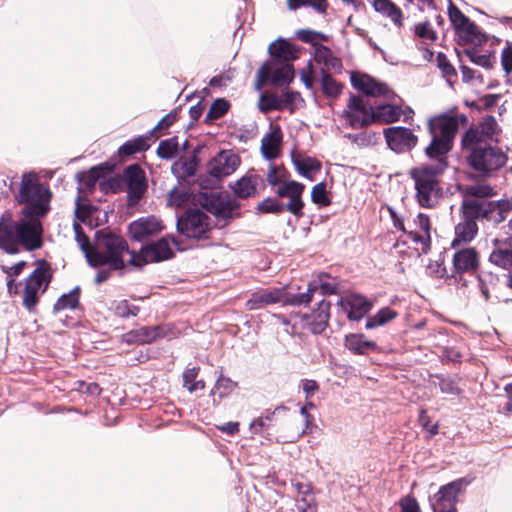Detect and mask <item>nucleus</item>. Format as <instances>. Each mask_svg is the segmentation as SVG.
I'll return each instance as SVG.
<instances>
[{"instance_id": "nucleus-52", "label": "nucleus", "mask_w": 512, "mask_h": 512, "mask_svg": "<svg viewBox=\"0 0 512 512\" xmlns=\"http://www.w3.org/2000/svg\"><path fill=\"white\" fill-rule=\"evenodd\" d=\"M437 65L442 71L443 76L446 78L447 82L451 84L452 79L456 77V70L443 53H439L437 55Z\"/></svg>"}, {"instance_id": "nucleus-29", "label": "nucleus", "mask_w": 512, "mask_h": 512, "mask_svg": "<svg viewBox=\"0 0 512 512\" xmlns=\"http://www.w3.org/2000/svg\"><path fill=\"white\" fill-rule=\"evenodd\" d=\"M262 182L258 175H248L237 180L232 189L240 198H247L256 193L257 186Z\"/></svg>"}, {"instance_id": "nucleus-11", "label": "nucleus", "mask_w": 512, "mask_h": 512, "mask_svg": "<svg viewBox=\"0 0 512 512\" xmlns=\"http://www.w3.org/2000/svg\"><path fill=\"white\" fill-rule=\"evenodd\" d=\"M260 82H270L281 87L289 84L294 78V70L290 63H280L276 60L267 61L258 71Z\"/></svg>"}, {"instance_id": "nucleus-5", "label": "nucleus", "mask_w": 512, "mask_h": 512, "mask_svg": "<svg viewBox=\"0 0 512 512\" xmlns=\"http://www.w3.org/2000/svg\"><path fill=\"white\" fill-rule=\"evenodd\" d=\"M498 133L499 127L495 118L486 116L464 133L462 148L470 154L475 150L492 146L498 142Z\"/></svg>"}, {"instance_id": "nucleus-19", "label": "nucleus", "mask_w": 512, "mask_h": 512, "mask_svg": "<svg viewBox=\"0 0 512 512\" xmlns=\"http://www.w3.org/2000/svg\"><path fill=\"white\" fill-rule=\"evenodd\" d=\"M469 484L465 478H459L442 486L439 491L434 495L431 504L439 506L455 507L458 494Z\"/></svg>"}, {"instance_id": "nucleus-57", "label": "nucleus", "mask_w": 512, "mask_h": 512, "mask_svg": "<svg viewBox=\"0 0 512 512\" xmlns=\"http://www.w3.org/2000/svg\"><path fill=\"white\" fill-rule=\"evenodd\" d=\"M329 310L330 303L325 300H321L317 305V309L314 310L310 316L314 319H317V321L324 322V324L328 325V320L330 317Z\"/></svg>"}, {"instance_id": "nucleus-64", "label": "nucleus", "mask_w": 512, "mask_h": 512, "mask_svg": "<svg viewBox=\"0 0 512 512\" xmlns=\"http://www.w3.org/2000/svg\"><path fill=\"white\" fill-rule=\"evenodd\" d=\"M176 120V113H169L165 115L153 128L152 133L157 130L167 129L169 128Z\"/></svg>"}, {"instance_id": "nucleus-3", "label": "nucleus", "mask_w": 512, "mask_h": 512, "mask_svg": "<svg viewBox=\"0 0 512 512\" xmlns=\"http://www.w3.org/2000/svg\"><path fill=\"white\" fill-rule=\"evenodd\" d=\"M436 160L434 164H422L409 171L415 190L414 199L422 208H434L443 195L441 176L447 167V161Z\"/></svg>"}, {"instance_id": "nucleus-17", "label": "nucleus", "mask_w": 512, "mask_h": 512, "mask_svg": "<svg viewBox=\"0 0 512 512\" xmlns=\"http://www.w3.org/2000/svg\"><path fill=\"white\" fill-rule=\"evenodd\" d=\"M337 306L346 313L349 320L359 321L369 313L373 304L362 295L351 294L340 298L337 302Z\"/></svg>"}, {"instance_id": "nucleus-27", "label": "nucleus", "mask_w": 512, "mask_h": 512, "mask_svg": "<svg viewBox=\"0 0 512 512\" xmlns=\"http://www.w3.org/2000/svg\"><path fill=\"white\" fill-rule=\"evenodd\" d=\"M345 347L354 354L364 355L376 350L377 344L367 340L363 334H349L345 337Z\"/></svg>"}, {"instance_id": "nucleus-54", "label": "nucleus", "mask_w": 512, "mask_h": 512, "mask_svg": "<svg viewBox=\"0 0 512 512\" xmlns=\"http://www.w3.org/2000/svg\"><path fill=\"white\" fill-rule=\"evenodd\" d=\"M281 100L277 96H265L261 95L260 101H259V109L263 113H267L271 110H278L281 109Z\"/></svg>"}, {"instance_id": "nucleus-34", "label": "nucleus", "mask_w": 512, "mask_h": 512, "mask_svg": "<svg viewBox=\"0 0 512 512\" xmlns=\"http://www.w3.org/2000/svg\"><path fill=\"white\" fill-rule=\"evenodd\" d=\"M238 387V383L236 381H233L229 377L224 376L221 374L217 380L216 383L211 390V395L214 396L213 403L214 405H217L218 402L215 398L217 395L219 399H223L225 397H228L231 395Z\"/></svg>"}, {"instance_id": "nucleus-22", "label": "nucleus", "mask_w": 512, "mask_h": 512, "mask_svg": "<svg viewBox=\"0 0 512 512\" xmlns=\"http://www.w3.org/2000/svg\"><path fill=\"white\" fill-rule=\"evenodd\" d=\"M285 290L283 288L266 289L255 292L247 301L249 310H259L268 305L284 302Z\"/></svg>"}, {"instance_id": "nucleus-63", "label": "nucleus", "mask_w": 512, "mask_h": 512, "mask_svg": "<svg viewBox=\"0 0 512 512\" xmlns=\"http://www.w3.org/2000/svg\"><path fill=\"white\" fill-rule=\"evenodd\" d=\"M198 372V367L188 368L183 372V385L185 388L188 389V386L195 382Z\"/></svg>"}, {"instance_id": "nucleus-13", "label": "nucleus", "mask_w": 512, "mask_h": 512, "mask_svg": "<svg viewBox=\"0 0 512 512\" xmlns=\"http://www.w3.org/2000/svg\"><path fill=\"white\" fill-rule=\"evenodd\" d=\"M384 136L389 148L398 153L411 150L417 143V136L406 127L394 126L386 128Z\"/></svg>"}, {"instance_id": "nucleus-37", "label": "nucleus", "mask_w": 512, "mask_h": 512, "mask_svg": "<svg viewBox=\"0 0 512 512\" xmlns=\"http://www.w3.org/2000/svg\"><path fill=\"white\" fill-rule=\"evenodd\" d=\"M191 201V194L185 187H174L168 194L167 205L171 208H184Z\"/></svg>"}, {"instance_id": "nucleus-28", "label": "nucleus", "mask_w": 512, "mask_h": 512, "mask_svg": "<svg viewBox=\"0 0 512 512\" xmlns=\"http://www.w3.org/2000/svg\"><path fill=\"white\" fill-rule=\"evenodd\" d=\"M448 14L456 30L472 36L476 33V26L454 4L450 3Z\"/></svg>"}, {"instance_id": "nucleus-43", "label": "nucleus", "mask_w": 512, "mask_h": 512, "mask_svg": "<svg viewBox=\"0 0 512 512\" xmlns=\"http://www.w3.org/2000/svg\"><path fill=\"white\" fill-rule=\"evenodd\" d=\"M501 65L505 72L506 84L512 88V42L506 41L501 52Z\"/></svg>"}, {"instance_id": "nucleus-47", "label": "nucleus", "mask_w": 512, "mask_h": 512, "mask_svg": "<svg viewBox=\"0 0 512 512\" xmlns=\"http://www.w3.org/2000/svg\"><path fill=\"white\" fill-rule=\"evenodd\" d=\"M321 87L324 94L328 97H337L342 91V86L323 70L321 77Z\"/></svg>"}, {"instance_id": "nucleus-33", "label": "nucleus", "mask_w": 512, "mask_h": 512, "mask_svg": "<svg viewBox=\"0 0 512 512\" xmlns=\"http://www.w3.org/2000/svg\"><path fill=\"white\" fill-rule=\"evenodd\" d=\"M464 199L462 209H465V202L468 200H486L493 195V188L487 184L477 183L465 186L463 189Z\"/></svg>"}, {"instance_id": "nucleus-6", "label": "nucleus", "mask_w": 512, "mask_h": 512, "mask_svg": "<svg viewBox=\"0 0 512 512\" xmlns=\"http://www.w3.org/2000/svg\"><path fill=\"white\" fill-rule=\"evenodd\" d=\"M51 281L50 269L46 265L38 266L25 280L22 295V305L33 311L39 302V297L48 288Z\"/></svg>"}, {"instance_id": "nucleus-10", "label": "nucleus", "mask_w": 512, "mask_h": 512, "mask_svg": "<svg viewBox=\"0 0 512 512\" xmlns=\"http://www.w3.org/2000/svg\"><path fill=\"white\" fill-rule=\"evenodd\" d=\"M512 209V201L503 200L497 203L487 200H468L465 202V211L470 216H482L495 222L506 218V213Z\"/></svg>"}, {"instance_id": "nucleus-26", "label": "nucleus", "mask_w": 512, "mask_h": 512, "mask_svg": "<svg viewBox=\"0 0 512 512\" xmlns=\"http://www.w3.org/2000/svg\"><path fill=\"white\" fill-rule=\"evenodd\" d=\"M282 132L279 127L273 128L261 139V152L265 159L271 160L279 155Z\"/></svg>"}, {"instance_id": "nucleus-31", "label": "nucleus", "mask_w": 512, "mask_h": 512, "mask_svg": "<svg viewBox=\"0 0 512 512\" xmlns=\"http://www.w3.org/2000/svg\"><path fill=\"white\" fill-rule=\"evenodd\" d=\"M403 111L400 107L390 104L379 105L373 109V122L391 123L400 119Z\"/></svg>"}, {"instance_id": "nucleus-4", "label": "nucleus", "mask_w": 512, "mask_h": 512, "mask_svg": "<svg viewBox=\"0 0 512 512\" xmlns=\"http://www.w3.org/2000/svg\"><path fill=\"white\" fill-rule=\"evenodd\" d=\"M466 120L467 118L463 114H442L431 118L428 122V127L432 141L426 148V155L429 158L446 160L445 155L452 148V142L459 128V124Z\"/></svg>"}, {"instance_id": "nucleus-39", "label": "nucleus", "mask_w": 512, "mask_h": 512, "mask_svg": "<svg viewBox=\"0 0 512 512\" xmlns=\"http://www.w3.org/2000/svg\"><path fill=\"white\" fill-rule=\"evenodd\" d=\"M289 10L295 11L301 7H310L319 14H325L328 8L327 0H287Z\"/></svg>"}, {"instance_id": "nucleus-32", "label": "nucleus", "mask_w": 512, "mask_h": 512, "mask_svg": "<svg viewBox=\"0 0 512 512\" xmlns=\"http://www.w3.org/2000/svg\"><path fill=\"white\" fill-rule=\"evenodd\" d=\"M374 9L387 16L398 27L402 26L403 14L401 10L390 0H375Z\"/></svg>"}, {"instance_id": "nucleus-55", "label": "nucleus", "mask_w": 512, "mask_h": 512, "mask_svg": "<svg viewBox=\"0 0 512 512\" xmlns=\"http://www.w3.org/2000/svg\"><path fill=\"white\" fill-rule=\"evenodd\" d=\"M414 32L419 38L424 40L435 41L437 39V34L428 21L416 24Z\"/></svg>"}, {"instance_id": "nucleus-7", "label": "nucleus", "mask_w": 512, "mask_h": 512, "mask_svg": "<svg viewBox=\"0 0 512 512\" xmlns=\"http://www.w3.org/2000/svg\"><path fill=\"white\" fill-rule=\"evenodd\" d=\"M176 226L180 234L196 240L206 238L212 228L210 216L199 209L187 211L177 219Z\"/></svg>"}, {"instance_id": "nucleus-44", "label": "nucleus", "mask_w": 512, "mask_h": 512, "mask_svg": "<svg viewBox=\"0 0 512 512\" xmlns=\"http://www.w3.org/2000/svg\"><path fill=\"white\" fill-rule=\"evenodd\" d=\"M314 59L317 63L327 67L334 68L338 64V60L334 57L332 51L324 45H318L314 48Z\"/></svg>"}, {"instance_id": "nucleus-25", "label": "nucleus", "mask_w": 512, "mask_h": 512, "mask_svg": "<svg viewBox=\"0 0 512 512\" xmlns=\"http://www.w3.org/2000/svg\"><path fill=\"white\" fill-rule=\"evenodd\" d=\"M453 265L457 273L473 270L478 265V253L471 247L459 249L453 256Z\"/></svg>"}, {"instance_id": "nucleus-49", "label": "nucleus", "mask_w": 512, "mask_h": 512, "mask_svg": "<svg viewBox=\"0 0 512 512\" xmlns=\"http://www.w3.org/2000/svg\"><path fill=\"white\" fill-rule=\"evenodd\" d=\"M229 109V103L225 99L215 100L206 115V121H212L222 117Z\"/></svg>"}, {"instance_id": "nucleus-41", "label": "nucleus", "mask_w": 512, "mask_h": 512, "mask_svg": "<svg viewBox=\"0 0 512 512\" xmlns=\"http://www.w3.org/2000/svg\"><path fill=\"white\" fill-rule=\"evenodd\" d=\"M149 148L148 140L146 137L140 136L138 138H135L133 140H129L125 142L120 148H119V154L120 156H130L137 152H141L144 150H147Z\"/></svg>"}, {"instance_id": "nucleus-46", "label": "nucleus", "mask_w": 512, "mask_h": 512, "mask_svg": "<svg viewBox=\"0 0 512 512\" xmlns=\"http://www.w3.org/2000/svg\"><path fill=\"white\" fill-rule=\"evenodd\" d=\"M491 263L503 269L512 268V251L507 249H497L489 257Z\"/></svg>"}, {"instance_id": "nucleus-14", "label": "nucleus", "mask_w": 512, "mask_h": 512, "mask_svg": "<svg viewBox=\"0 0 512 512\" xmlns=\"http://www.w3.org/2000/svg\"><path fill=\"white\" fill-rule=\"evenodd\" d=\"M240 164V158L231 150H223L208 163L209 174L215 178H223L232 174Z\"/></svg>"}, {"instance_id": "nucleus-8", "label": "nucleus", "mask_w": 512, "mask_h": 512, "mask_svg": "<svg viewBox=\"0 0 512 512\" xmlns=\"http://www.w3.org/2000/svg\"><path fill=\"white\" fill-rule=\"evenodd\" d=\"M506 161V154L496 144L468 154L470 166L482 175H487L501 168Z\"/></svg>"}, {"instance_id": "nucleus-56", "label": "nucleus", "mask_w": 512, "mask_h": 512, "mask_svg": "<svg viewBox=\"0 0 512 512\" xmlns=\"http://www.w3.org/2000/svg\"><path fill=\"white\" fill-rule=\"evenodd\" d=\"M93 210V206L83 203L80 196L76 198L74 214L79 221L85 222L92 215Z\"/></svg>"}, {"instance_id": "nucleus-35", "label": "nucleus", "mask_w": 512, "mask_h": 512, "mask_svg": "<svg viewBox=\"0 0 512 512\" xmlns=\"http://www.w3.org/2000/svg\"><path fill=\"white\" fill-rule=\"evenodd\" d=\"M162 329L159 327H141L126 335L127 341L138 343H150L162 336Z\"/></svg>"}, {"instance_id": "nucleus-61", "label": "nucleus", "mask_w": 512, "mask_h": 512, "mask_svg": "<svg viewBox=\"0 0 512 512\" xmlns=\"http://www.w3.org/2000/svg\"><path fill=\"white\" fill-rule=\"evenodd\" d=\"M401 512H421L417 500L413 496H406L400 500Z\"/></svg>"}, {"instance_id": "nucleus-53", "label": "nucleus", "mask_w": 512, "mask_h": 512, "mask_svg": "<svg viewBox=\"0 0 512 512\" xmlns=\"http://www.w3.org/2000/svg\"><path fill=\"white\" fill-rule=\"evenodd\" d=\"M257 210L260 213H281L285 210L284 204L280 203L277 200L266 198L262 202H260L257 206Z\"/></svg>"}, {"instance_id": "nucleus-40", "label": "nucleus", "mask_w": 512, "mask_h": 512, "mask_svg": "<svg viewBox=\"0 0 512 512\" xmlns=\"http://www.w3.org/2000/svg\"><path fill=\"white\" fill-rule=\"evenodd\" d=\"M397 316V313L388 308H382L374 316L369 317L366 321V329H373L379 326L385 325L387 322L393 320Z\"/></svg>"}, {"instance_id": "nucleus-12", "label": "nucleus", "mask_w": 512, "mask_h": 512, "mask_svg": "<svg viewBox=\"0 0 512 512\" xmlns=\"http://www.w3.org/2000/svg\"><path fill=\"white\" fill-rule=\"evenodd\" d=\"M343 115L352 128H361L373 122V109L361 96H350Z\"/></svg>"}, {"instance_id": "nucleus-18", "label": "nucleus", "mask_w": 512, "mask_h": 512, "mask_svg": "<svg viewBox=\"0 0 512 512\" xmlns=\"http://www.w3.org/2000/svg\"><path fill=\"white\" fill-rule=\"evenodd\" d=\"M163 228L164 226L158 218L147 216L132 222L128 227V232L132 239L140 242L161 232Z\"/></svg>"}, {"instance_id": "nucleus-48", "label": "nucleus", "mask_w": 512, "mask_h": 512, "mask_svg": "<svg viewBox=\"0 0 512 512\" xmlns=\"http://www.w3.org/2000/svg\"><path fill=\"white\" fill-rule=\"evenodd\" d=\"M109 309L119 317L135 316L138 312V308H131L127 300H115L110 304Z\"/></svg>"}, {"instance_id": "nucleus-20", "label": "nucleus", "mask_w": 512, "mask_h": 512, "mask_svg": "<svg viewBox=\"0 0 512 512\" xmlns=\"http://www.w3.org/2000/svg\"><path fill=\"white\" fill-rule=\"evenodd\" d=\"M351 83L355 89L363 92L367 96H387L390 93L387 85L367 74L353 73L351 75Z\"/></svg>"}, {"instance_id": "nucleus-42", "label": "nucleus", "mask_w": 512, "mask_h": 512, "mask_svg": "<svg viewBox=\"0 0 512 512\" xmlns=\"http://www.w3.org/2000/svg\"><path fill=\"white\" fill-rule=\"evenodd\" d=\"M317 290H318V282L317 281L310 282L306 292L292 295L289 298L285 297L284 302H287L294 306L308 305L312 300L313 294Z\"/></svg>"}, {"instance_id": "nucleus-16", "label": "nucleus", "mask_w": 512, "mask_h": 512, "mask_svg": "<svg viewBox=\"0 0 512 512\" xmlns=\"http://www.w3.org/2000/svg\"><path fill=\"white\" fill-rule=\"evenodd\" d=\"M124 178L128 187V203L135 205L147 189L144 171L136 164L125 169Z\"/></svg>"}, {"instance_id": "nucleus-15", "label": "nucleus", "mask_w": 512, "mask_h": 512, "mask_svg": "<svg viewBox=\"0 0 512 512\" xmlns=\"http://www.w3.org/2000/svg\"><path fill=\"white\" fill-rule=\"evenodd\" d=\"M305 186L297 181H288L282 183L276 193L279 197H288L289 202L284 205L285 209L296 217L303 215L304 202L302 200V194Z\"/></svg>"}, {"instance_id": "nucleus-45", "label": "nucleus", "mask_w": 512, "mask_h": 512, "mask_svg": "<svg viewBox=\"0 0 512 512\" xmlns=\"http://www.w3.org/2000/svg\"><path fill=\"white\" fill-rule=\"evenodd\" d=\"M178 138L172 137L166 140H163L159 143L157 148V155L162 159H172L176 156L178 151Z\"/></svg>"}, {"instance_id": "nucleus-30", "label": "nucleus", "mask_w": 512, "mask_h": 512, "mask_svg": "<svg viewBox=\"0 0 512 512\" xmlns=\"http://www.w3.org/2000/svg\"><path fill=\"white\" fill-rule=\"evenodd\" d=\"M295 487L298 491L296 499V508L299 512H316V504L311 487L308 484L296 483Z\"/></svg>"}, {"instance_id": "nucleus-21", "label": "nucleus", "mask_w": 512, "mask_h": 512, "mask_svg": "<svg viewBox=\"0 0 512 512\" xmlns=\"http://www.w3.org/2000/svg\"><path fill=\"white\" fill-rule=\"evenodd\" d=\"M415 229L408 232L409 238L416 244H420L422 253H427L431 242V224L426 214L419 213L414 220Z\"/></svg>"}, {"instance_id": "nucleus-51", "label": "nucleus", "mask_w": 512, "mask_h": 512, "mask_svg": "<svg viewBox=\"0 0 512 512\" xmlns=\"http://www.w3.org/2000/svg\"><path fill=\"white\" fill-rule=\"evenodd\" d=\"M279 409H285V407H278L276 408V410L274 412H271V413H268L267 415L265 416H261V417H258L256 419H254L251 423H250V431L253 433V434H259L261 433L263 430L267 429L268 426H269V422L272 420V417L273 415L275 414V412Z\"/></svg>"}, {"instance_id": "nucleus-2", "label": "nucleus", "mask_w": 512, "mask_h": 512, "mask_svg": "<svg viewBox=\"0 0 512 512\" xmlns=\"http://www.w3.org/2000/svg\"><path fill=\"white\" fill-rule=\"evenodd\" d=\"M73 229L75 240L83 251L89 265L108 266L111 270H120L125 266L124 254H129L126 240L115 233L106 230L97 231L94 244L90 245L89 239L82 231L80 224L74 222Z\"/></svg>"}, {"instance_id": "nucleus-9", "label": "nucleus", "mask_w": 512, "mask_h": 512, "mask_svg": "<svg viewBox=\"0 0 512 512\" xmlns=\"http://www.w3.org/2000/svg\"><path fill=\"white\" fill-rule=\"evenodd\" d=\"M170 241L175 245L178 244L174 237L170 239L163 237L158 241L143 246L138 254L132 251L129 263L135 266H141L146 263L160 262L171 258L173 256V250L170 246Z\"/></svg>"}, {"instance_id": "nucleus-59", "label": "nucleus", "mask_w": 512, "mask_h": 512, "mask_svg": "<svg viewBox=\"0 0 512 512\" xmlns=\"http://www.w3.org/2000/svg\"><path fill=\"white\" fill-rule=\"evenodd\" d=\"M283 178H284V171H282L280 168H278L276 166L269 167V171L267 173V182L269 183V185H271V186L278 185V187H279L282 183L285 182L283 180Z\"/></svg>"}, {"instance_id": "nucleus-24", "label": "nucleus", "mask_w": 512, "mask_h": 512, "mask_svg": "<svg viewBox=\"0 0 512 512\" xmlns=\"http://www.w3.org/2000/svg\"><path fill=\"white\" fill-rule=\"evenodd\" d=\"M269 53L271 60L280 63H290L298 58V49L289 42L278 40L270 44Z\"/></svg>"}, {"instance_id": "nucleus-50", "label": "nucleus", "mask_w": 512, "mask_h": 512, "mask_svg": "<svg viewBox=\"0 0 512 512\" xmlns=\"http://www.w3.org/2000/svg\"><path fill=\"white\" fill-rule=\"evenodd\" d=\"M311 200L315 204L327 206L330 204V199L327 196L326 185L320 182L312 187Z\"/></svg>"}, {"instance_id": "nucleus-1", "label": "nucleus", "mask_w": 512, "mask_h": 512, "mask_svg": "<svg viewBox=\"0 0 512 512\" xmlns=\"http://www.w3.org/2000/svg\"><path fill=\"white\" fill-rule=\"evenodd\" d=\"M51 198L49 189L37 181L33 173L22 176L18 200L27 203L18 221L10 217L0 220V248L9 254L18 252V245L33 251L42 246V226L38 217L47 213Z\"/></svg>"}, {"instance_id": "nucleus-23", "label": "nucleus", "mask_w": 512, "mask_h": 512, "mask_svg": "<svg viewBox=\"0 0 512 512\" xmlns=\"http://www.w3.org/2000/svg\"><path fill=\"white\" fill-rule=\"evenodd\" d=\"M464 220L456 225L455 227V238L451 245L453 248L459 247L461 244L468 243L474 239L477 234L478 227L476 219L482 218V216H470L463 209Z\"/></svg>"}, {"instance_id": "nucleus-60", "label": "nucleus", "mask_w": 512, "mask_h": 512, "mask_svg": "<svg viewBox=\"0 0 512 512\" xmlns=\"http://www.w3.org/2000/svg\"><path fill=\"white\" fill-rule=\"evenodd\" d=\"M303 321L305 327L313 334H319L323 332L327 327L324 322L317 321V319H314L309 315L303 316Z\"/></svg>"}, {"instance_id": "nucleus-36", "label": "nucleus", "mask_w": 512, "mask_h": 512, "mask_svg": "<svg viewBox=\"0 0 512 512\" xmlns=\"http://www.w3.org/2000/svg\"><path fill=\"white\" fill-rule=\"evenodd\" d=\"M293 164L300 175L310 180H312L311 173L321 169V163L311 157L293 158Z\"/></svg>"}, {"instance_id": "nucleus-38", "label": "nucleus", "mask_w": 512, "mask_h": 512, "mask_svg": "<svg viewBox=\"0 0 512 512\" xmlns=\"http://www.w3.org/2000/svg\"><path fill=\"white\" fill-rule=\"evenodd\" d=\"M79 296V287H75L70 292L63 294L54 304V311L59 312L68 309H75L79 304Z\"/></svg>"}, {"instance_id": "nucleus-58", "label": "nucleus", "mask_w": 512, "mask_h": 512, "mask_svg": "<svg viewBox=\"0 0 512 512\" xmlns=\"http://www.w3.org/2000/svg\"><path fill=\"white\" fill-rule=\"evenodd\" d=\"M467 57L471 62L474 64L484 67V68H490L492 67L491 58L489 55L485 54H479L476 51H467L466 52Z\"/></svg>"}, {"instance_id": "nucleus-62", "label": "nucleus", "mask_w": 512, "mask_h": 512, "mask_svg": "<svg viewBox=\"0 0 512 512\" xmlns=\"http://www.w3.org/2000/svg\"><path fill=\"white\" fill-rule=\"evenodd\" d=\"M281 106L283 105H293L299 100H302L300 93L296 91H285L280 97Z\"/></svg>"}]
</instances>
